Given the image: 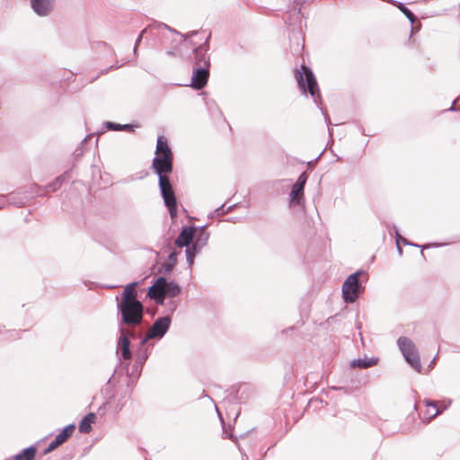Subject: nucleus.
Instances as JSON below:
<instances>
[{
	"label": "nucleus",
	"instance_id": "obj_11",
	"mask_svg": "<svg viewBox=\"0 0 460 460\" xmlns=\"http://www.w3.org/2000/svg\"><path fill=\"white\" fill-rule=\"evenodd\" d=\"M75 425L70 424L64 428L55 438V439L49 445L46 449V453H49L57 448L58 446L62 445L66 439L72 436L75 431Z\"/></svg>",
	"mask_w": 460,
	"mask_h": 460
},
{
	"label": "nucleus",
	"instance_id": "obj_22",
	"mask_svg": "<svg viewBox=\"0 0 460 460\" xmlns=\"http://www.w3.org/2000/svg\"><path fill=\"white\" fill-rule=\"evenodd\" d=\"M64 179H65V176H63V175L57 177L51 183H49L47 186V190L48 191H56L57 190H58L61 187Z\"/></svg>",
	"mask_w": 460,
	"mask_h": 460
},
{
	"label": "nucleus",
	"instance_id": "obj_24",
	"mask_svg": "<svg viewBox=\"0 0 460 460\" xmlns=\"http://www.w3.org/2000/svg\"><path fill=\"white\" fill-rule=\"evenodd\" d=\"M395 238H396V245H397L398 252L400 254H402V251L400 246V243L402 242L403 244H409V243L407 242V240L405 238H403L400 235V234L398 233L397 230L395 231Z\"/></svg>",
	"mask_w": 460,
	"mask_h": 460
},
{
	"label": "nucleus",
	"instance_id": "obj_23",
	"mask_svg": "<svg viewBox=\"0 0 460 460\" xmlns=\"http://www.w3.org/2000/svg\"><path fill=\"white\" fill-rule=\"evenodd\" d=\"M398 8L405 14L409 21L413 23L415 22V15L403 4L399 3Z\"/></svg>",
	"mask_w": 460,
	"mask_h": 460
},
{
	"label": "nucleus",
	"instance_id": "obj_15",
	"mask_svg": "<svg viewBox=\"0 0 460 460\" xmlns=\"http://www.w3.org/2000/svg\"><path fill=\"white\" fill-rule=\"evenodd\" d=\"M426 409L423 412V418L430 421L433 418L441 413L438 402L425 401Z\"/></svg>",
	"mask_w": 460,
	"mask_h": 460
},
{
	"label": "nucleus",
	"instance_id": "obj_1",
	"mask_svg": "<svg viewBox=\"0 0 460 460\" xmlns=\"http://www.w3.org/2000/svg\"><path fill=\"white\" fill-rule=\"evenodd\" d=\"M172 157L167 139L164 136H159L152 166L159 176V187L164 204L168 208L171 217H173L177 213V202L170 180L167 177V174L172 171Z\"/></svg>",
	"mask_w": 460,
	"mask_h": 460
},
{
	"label": "nucleus",
	"instance_id": "obj_2",
	"mask_svg": "<svg viewBox=\"0 0 460 460\" xmlns=\"http://www.w3.org/2000/svg\"><path fill=\"white\" fill-rule=\"evenodd\" d=\"M207 50L206 44L194 49L195 67L193 68L190 86L197 90L202 89L207 84L209 76L210 63Z\"/></svg>",
	"mask_w": 460,
	"mask_h": 460
},
{
	"label": "nucleus",
	"instance_id": "obj_4",
	"mask_svg": "<svg viewBox=\"0 0 460 460\" xmlns=\"http://www.w3.org/2000/svg\"><path fill=\"white\" fill-rule=\"evenodd\" d=\"M302 71H296V78L298 83L299 88L303 91V93H308L313 97L314 102H317V98L320 97L318 93V85L316 79L308 67L302 66Z\"/></svg>",
	"mask_w": 460,
	"mask_h": 460
},
{
	"label": "nucleus",
	"instance_id": "obj_32",
	"mask_svg": "<svg viewBox=\"0 0 460 460\" xmlns=\"http://www.w3.org/2000/svg\"><path fill=\"white\" fill-rule=\"evenodd\" d=\"M454 104L455 103H453L452 106L449 108L450 111H454L455 110Z\"/></svg>",
	"mask_w": 460,
	"mask_h": 460
},
{
	"label": "nucleus",
	"instance_id": "obj_13",
	"mask_svg": "<svg viewBox=\"0 0 460 460\" xmlns=\"http://www.w3.org/2000/svg\"><path fill=\"white\" fill-rule=\"evenodd\" d=\"M137 282H133L130 284H128L124 287L123 293L121 295V298L119 299V296H116V300L118 303H129L134 301H138L137 299V290L136 287L137 286Z\"/></svg>",
	"mask_w": 460,
	"mask_h": 460
},
{
	"label": "nucleus",
	"instance_id": "obj_8",
	"mask_svg": "<svg viewBox=\"0 0 460 460\" xmlns=\"http://www.w3.org/2000/svg\"><path fill=\"white\" fill-rule=\"evenodd\" d=\"M171 319L169 316L158 318L148 330L146 337L141 341V344L144 345L148 340L154 338H162L168 331Z\"/></svg>",
	"mask_w": 460,
	"mask_h": 460
},
{
	"label": "nucleus",
	"instance_id": "obj_29",
	"mask_svg": "<svg viewBox=\"0 0 460 460\" xmlns=\"http://www.w3.org/2000/svg\"><path fill=\"white\" fill-rule=\"evenodd\" d=\"M146 29L143 30L141 31V33L139 34V36L137 37V39L136 40L135 50L137 49V45L140 43V41L142 40V37H143V34L146 32Z\"/></svg>",
	"mask_w": 460,
	"mask_h": 460
},
{
	"label": "nucleus",
	"instance_id": "obj_18",
	"mask_svg": "<svg viewBox=\"0 0 460 460\" xmlns=\"http://www.w3.org/2000/svg\"><path fill=\"white\" fill-rule=\"evenodd\" d=\"M36 449L33 447L25 448L20 454L16 455L13 460H33L35 457Z\"/></svg>",
	"mask_w": 460,
	"mask_h": 460
},
{
	"label": "nucleus",
	"instance_id": "obj_12",
	"mask_svg": "<svg viewBox=\"0 0 460 460\" xmlns=\"http://www.w3.org/2000/svg\"><path fill=\"white\" fill-rule=\"evenodd\" d=\"M195 236V227H184L175 240V244L181 248L187 246L188 248L190 243H192Z\"/></svg>",
	"mask_w": 460,
	"mask_h": 460
},
{
	"label": "nucleus",
	"instance_id": "obj_16",
	"mask_svg": "<svg viewBox=\"0 0 460 460\" xmlns=\"http://www.w3.org/2000/svg\"><path fill=\"white\" fill-rule=\"evenodd\" d=\"M95 420L94 413H89L83 418L79 424V430L83 433H88L92 429V424Z\"/></svg>",
	"mask_w": 460,
	"mask_h": 460
},
{
	"label": "nucleus",
	"instance_id": "obj_5",
	"mask_svg": "<svg viewBox=\"0 0 460 460\" xmlns=\"http://www.w3.org/2000/svg\"><path fill=\"white\" fill-rule=\"evenodd\" d=\"M363 274V271H357L350 274L344 281L342 285V296L346 303L355 302L361 291L359 285V277Z\"/></svg>",
	"mask_w": 460,
	"mask_h": 460
},
{
	"label": "nucleus",
	"instance_id": "obj_26",
	"mask_svg": "<svg viewBox=\"0 0 460 460\" xmlns=\"http://www.w3.org/2000/svg\"><path fill=\"white\" fill-rule=\"evenodd\" d=\"M159 28L161 29H164V30H167L170 33H172L173 35H175L176 37H179V38H182V35L179 34L177 31H172L167 25L165 24H159L158 25Z\"/></svg>",
	"mask_w": 460,
	"mask_h": 460
},
{
	"label": "nucleus",
	"instance_id": "obj_31",
	"mask_svg": "<svg viewBox=\"0 0 460 460\" xmlns=\"http://www.w3.org/2000/svg\"><path fill=\"white\" fill-rule=\"evenodd\" d=\"M146 358H147V356H146V355H145V356H143V357H141V358L139 357L137 359H138L139 361H143V360H146Z\"/></svg>",
	"mask_w": 460,
	"mask_h": 460
},
{
	"label": "nucleus",
	"instance_id": "obj_19",
	"mask_svg": "<svg viewBox=\"0 0 460 460\" xmlns=\"http://www.w3.org/2000/svg\"><path fill=\"white\" fill-rule=\"evenodd\" d=\"M148 296L155 299V301L157 303V304H160V305H163L164 304V289H156V288H153V286L150 287L149 290H148Z\"/></svg>",
	"mask_w": 460,
	"mask_h": 460
},
{
	"label": "nucleus",
	"instance_id": "obj_30",
	"mask_svg": "<svg viewBox=\"0 0 460 460\" xmlns=\"http://www.w3.org/2000/svg\"><path fill=\"white\" fill-rule=\"evenodd\" d=\"M176 259H177V254L176 252H172L170 255H169V260L172 262H175L176 261Z\"/></svg>",
	"mask_w": 460,
	"mask_h": 460
},
{
	"label": "nucleus",
	"instance_id": "obj_14",
	"mask_svg": "<svg viewBox=\"0 0 460 460\" xmlns=\"http://www.w3.org/2000/svg\"><path fill=\"white\" fill-rule=\"evenodd\" d=\"M120 350L121 357L124 359H129L131 358V352L129 349V340L128 339L125 331L121 328L120 336L118 341V351Z\"/></svg>",
	"mask_w": 460,
	"mask_h": 460
},
{
	"label": "nucleus",
	"instance_id": "obj_3",
	"mask_svg": "<svg viewBox=\"0 0 460 460\" xmlns=\"http://www.w3.org/2000/svg\"><path fill=\"white\" fill-rule=\"evenodd\" d=\"M117 306L123 323L135 326L142 322L144 306L140 301L118 303Z\"/></svg>",
	"mask_w": 460,
	"mask_h": 460
},
{
	"label": "nucleus",
	"instance_id": "obj_17",
	"mask_svg": "<svg viewBox=\"0 0 460 460\" xmlns=\"http://www.w3.org/2000/svg\"><path fill=\"white\" fill-rule=\"evenodd\" d=\"M376 364V359L374 358H359L354 359L351 361V367H358L360 368H367Z\"/></svg>",
	"mask_w": 460,
	"mask_h": 460
},
{
	"label": "nucleus",
	"instance_id": "obj_6",
	"mask_svg": "<svg viewBox=\"0 0 460 460\" xmlns=\"http://www.w3.org/2000/svg\"><path fill=\"white\" fill-rule=\"evenodd\" d=\"M398 346L405 360L418 372H420L421 364L413 342L406 337H400Z\"/></svg>",
	"mask_w": 460,
	"mask_h": 460
},
{
	"label": "nucleus",
	"instance_id": "obj_21",
	"mask_svg": "<svg viewBox=\"0 0 460 460\" xmlns=\"http://www.w3.org/2000/svg\"><path fill=\"white\" fill-rule=\"evenodd\" d=\"M107 127L113 130H126V131H132L133 128H134V126L130 125V124L120 125V124L113 123V122H108Z\"/></svg>",
	"mask_w": 460,
	"mask_h": 460
},
{
	"label": "nucleus",
	"instance_id": "obj_9",
	"mask_svg": "<svg viewBox=\"0 0 460 460\" xmlns=\"http://www.w3.org/2000/svg\"><path fill=\"white\" fill-rule=\"evenodd\" d=\"M153 288L164 289V296L174 297L181 292L180 287L173 281L168 282L164 277L158 278L155 283L153 285Z\"/></svg>",
	"mask_w": 460,
	"mask_h": 460
},
{
	"label": "nucleus",
	"instance_id": "obj_20",
	"mask_svg": "<svg viewBox=\"0 0 460 460\" xmlns=\"http://www.w3.org/2000/svg\"><path fill=\"white\" fill-rule=\"evenodd\" d=\"M304 188L294 184L290 192V202L294 205L299 204V195L303 194Z\"/></svg>",
	"mask_w": 460,
	"mask_h": 460
},
{
	"label": "nucleus",
	"instance_id": "obj_27",
	"mask_svg": "<svg viewBox=\"0 0 460 460\" xmlns=\"http://www.w3.org/2000/svg\"><path fill=\"white\" fill-rule=\"evenodd\" d=\"M438 402L439 410L442 412L445 409H447L450 405L451 401H448L447 402Z\"/></svg>",
	"mask_w": 460,
	"mask_h": 460
},
{
	"label": "nucleus",
	"instance_id": "obj_7",
	"mask_svg": "<svg viewBox=\"0 0 460 460\" xmlns=\"http://www.w3.org/2000/svg\"><path fill=\"white\" fill-rule=\"evenodd\" d=\"M209 234L203 228H195V236L191 248L186 249V259L190 266L194 262V257L202 247H204L208 240Z\"/></svg>",
	"mask_w": 460,
	"mask_h": 460
},
{
	"label": "nucleus",
	"instance_id": "obj_28",
	"mask_svg": "<svg viewBox=\"0 0 460 460\" xmlns=\"http://www.w3.org/2000/svg\"><path fill=\"white\" fill-rule=\"evenodd\" d=\"M7 204L6 197L4 195H0V209L4 208Z\"/></svg>",
	"mask_w": 460,
	"mask_h": 460
},
{
	"label": "nucleus",
	"instance_id": "obj_25",
	"mask_svg": "<svg viewBox=\"0 0 460 460\" xmlns=\"http://www.w3.org/2000/svg\"><path fill=\"white\" fill-rule=\"evenodd\" d=\"M307 181V175L305 172H303L297 179L296 182L295 183L298 187H305V182Z\"/></svg>",
	"mask_w": 460,
	"mask_h": 460
},
{
	"label": "nucleus",
	"instance_id": "obj_10",
	"mask_svg": "<svg viewBox=\"0 0 460 460\" xmlns=\"http://www.w3.org/2000/svg\"><path fill=\"white\" fill-rule=\"evenodd\" d=\"M56 0H31V8L40 16L49 15L55 7Z\"/></svg>",
	"mask_w": 460,
	"mask_h": 460
}]
</instances>
